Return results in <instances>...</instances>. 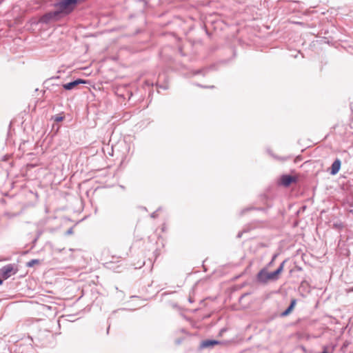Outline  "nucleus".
Returning a JSON list of instances; mask_svg holds the SVG:
<instances>
[{
	"mask_svg": "<svg viewBox=\"0 0 353 353\" xmlns=\"http://www.w3.org/2000/svg\"><path fill=\"white\" fill-rule=\"evenodd\" d=\"M284 263H282L279 268L273 272H268L266 270H261L257 274V279L261 283H267L271 280H276L279 274L283 272Z\"/></svg>",
	"mask_w": 353,
	"mask_h": 353,
	"instance_id": "1",
	"label": "nucleus"
},
{
	"mask_svg": "<svg viewBox=\"0 0 353 353\" xmlns=\"http://www.w3.org/2000/svg\"><path fill=\"white\" fill-rule=\"evenodd\" d=\"M296 181L297 178L296 176L291 175H283L280 178L279 184L284 187H288L292 183H296Z\"/></svg>",
	"mask_w": 353,
	"mask_h": 353,
	"instance_id": "2",
	"label": "nucleus"
},
{
	"mask_svg": "<svg viewBox=\"0 0 353 353\" xmlns=\"http://www.w3.org/2000/svg\"><path fill=\"white\" fill-rule=\"evenodd\" d=\"M1 274L4 279H8L11 275L14 274L16 273V270L14 269L12 265H7L1 268Z\"/></svg>",
	"mask_w": 353,
	"mask_h": 353,
	"instance_id": "3",
	"label": "nucleus"
},
{
	"mask_svg": "<svg viewBox=\"0 0 353 353\" xmlns=\"http://www.w3.org/2000/svg\"><path fill=\"white\" fill-rule=\"evenodd\" d=\"M341 161L339 159H336L333 162V163H332V166L330 168V174L332 175L336 174L339 172V170L341 168Z\"/></svg>",
	"mask_w": 353,
	"mask_h": 353,
	"instance_id": "4",
	"label": "nucleus"
},
{
	"mask_svg": "<svg viewBox=\"0 0 353 353\" xmlns=\"http://www.w3.org/2000/svg\"><path fill=\"white\" fill-rule=\"evenodd\" d=\"M86 83L85 81L79 79L75 80V81H74L72 82L64 84L63 85V87L65 90H72V89L74 88L77 85H78L79 84H80V83Z\"/></svg>",
	"mask_w": 353,
	"mask_h": 353,
	"instance_id": "5",
	"label": "nucleus"
},
{
	"mask_svg": "<svg viewBox=\"0 0 353 353\" xmlns=\"http://www.w3.org/2000/svg\"><path fill=\"white\" fill-rule=\"evenodd\" d=\"M296 303V299H292L291 301V303H290V306L288 307L287 310H285L282 313V316H287V315L290 314L292 312V311L293 310L294 307H295Z\"/></svg>",
	"mask_w": 353,
	"mask_h": 353,
	"instance_id": "6",
	"label": "nucleus"
},
{
	"mask_svg": "<svg viewBox=\"0 0 353 353\" xmlns=\"http://www.w3.org/2000/svg\"><path fill=\"white\" fill-rule=\"evenodd\" d=\"M296 303V299H292L291 301V303H290V306L288 307L287 310H285L282 313V316H287V315L290 314L292 312V311L293 310L294 307H295Z\"/></svg>",
	"mask_w": 353,
	"mask_h": 353,
	"instance_id": "7",
	"label": "nucleus"
},
{
	"mask_svg": "<svg viewBox=\"0 0 353 353\" xmlns=\"http://www.w3.org/2000/svg\"><path fill=\"white\" fill-rule=\"evenodd\" d=\"M219 342L215 340H207L203 342L202 345L205 347L213 346L214 345L218 344Z\"/></svg>",
	"mask_w": 353,
	"mask_h": 353,
	"instance_id": "8",
	"label": "nucleus"
},
{
	"mask_svg": "<svg viewBox=\"0 0 353 353\" xmlns=\"http://www.w3.org/2000/svg\"><path fill=\"white\" fill-rule=\"evenodd\" d=\"M40 264V261L39 259H32L30 261H28L26 264L27 267H32L35 265Z\"/></svg>",
	"mask_w": 353,
	"mask_h": 353,
	"instance_id": "9",
	"label": "nucleus"
},
{
	"mask_svg": "<svg viewBox=\"0 0 353 353\" xmlns=\"http://www.w3.org/2000/svg\"><path fill=\"white\" fill-rule=\"evenodd\" d=\"M64 119V116H62L61 114H59V115H57L55 116L54 117V121L56 122H59V121H63Z\"/></svg>",
	"mask_w": 353,
	"mask_h": 353,
	"instance_id": "10",
	"label": "nucleus"
},
{
	"mask_svg": "<svg viewBox=\"0 0 353 353\" xmlns=\"http://www.w3.org/2000/svg\"><path fill=\"white\" fill-rule=\"evenodd\" d=\"M2 283V280L0 279V285Z\"/></svg>",
	"mask_w": 353,
	"mask_h": 353,
	"instance_id": "11",
	"label": "nucleus"
},
{
	"mask_svg": "<svg viewBox=\"0 0 353 353\" xmlns=\"http://www.w3.org/2000/svg\"><path fill=\"white\" fill-rule=\"evenodd\" d=\"M323 353H327V352H323Z\"/></svg>",
	"mask_w": 353,
	"mask_h": 353,
	"instance_id": "12",
	"label": "nucleus"
}]
</instances>
